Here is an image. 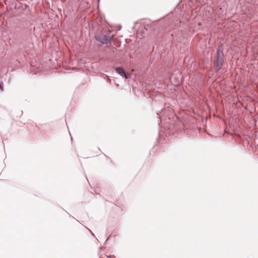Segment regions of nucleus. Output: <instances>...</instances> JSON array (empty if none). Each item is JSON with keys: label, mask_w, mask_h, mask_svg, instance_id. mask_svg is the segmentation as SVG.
Here are the masks:
<instances>
[{"label": "nucleus", "mask_w": 258, "mask_h": 258, "mask_svg": "<svg viewBox=\"0 0 258 258\" xmlns=\"http://www.w3.org/2000/svg\"><path fill=\"white\" fill-rule=\"evenodd\" d=\"M223 53L222 51L219 48L217 50L216 55L215 66L217 70H219L221 69L223 63Z\"/></svg>", "instance_id": "f257e3e1"}, {"label": "nucleus", "mask_w": 258, "mask_h": 258, "mask_svg": "<svg viewBox=\"0 0 258 258\" xmlns=\"http://www.w3.org/2000/svg\"><path fill=\"white\" fill-rule=\"evenodd\" d=\"M98 39L99 42L103 44H107L110 40V38L108 36L104 35H99L98 37Z\"/></svg>", "instance_id": "f03ea898"}, {"label": "nucleus", "mask_w": 258, "mask_h": 258, "mask_svg": "<svg viewBox=\"0 0 258 258\" xmlns=\"http://www.w3.org/2000/svg\"><path fill=\"white\" fill-rule=\"evenodd\" d=\"M115 70L116 72L121 77H125V79H127V77L126 75V73L123 69L120 67H117L116 68Z\"/></svg>", "instance_id": "7ed1b4c3"}]
</instances>
